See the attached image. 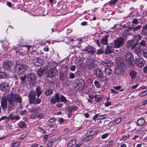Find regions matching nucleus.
<instances>
[{
    "mask_svg": "<svg viewBox=\"0 0 147 147\" xmlns=\"http://www.w3.org/2000/svg\"><path fill=\"white\" fill-rule=\"evenodd\" d=\"M22 98L17 94H11L7 96L5 93L2 98L1 106L3 109H6L7 107L8 100V111H10L14 106V102L20 103L22 102Z\"/></svg>",
    "mask_w": 147,
    "mask_h": 147,
    "instance_id": "1",
    "label": "nucleus"
},
{
    "mask_svg": "<svg viewBox=\"0 0 147 147\" xmlns=\"http://www.w3.org/2000/svg\"><path fill=\"white\" fill-rule=\"evenodd\" d=\"M96 134L95 129H90L88 131L86 135L84 138V140L86 142L90 141L94 136Z\"/></svg>",
    "mask_w": 147,
    "mask_h": 147,
    "instance_id": "2",
    "label": "nucleus"
},
{
    "mask_svg": "<svg viewBox=\"0 0 147 147\" xmlns=\"http://www.w3.org/2000/svg\"><path fill=\"white\" fill-rule=\"evenodd\" d=\"M125 38L122 37L117 38L114 41V48L119 49L121 48L124 44Z\"/></svg>",
    "mask_w": 147,
    "mask_h": 147,
    "instance_id": "3",
    "label": "nucleus"
},
{
    "mask_svg": "<svg viewBox=\"0 0 147 147\" xmlns=\"http://www.w3.org/2000/svg\"><path fill=\"white\" fill-rule=\"evenodd\" d=\"M94 73L97 78H98L100 82L107 81L108 78L106 76H103L102 72L100 69H96L94 71Z\"/></svg>",
    "mask_w": 147,
    "mask_h": 147,
    "instance_id": "4",
    "label": "nucleus"
},
{
    "mask_svg": "<svg viewBox=\"0 0 147 147\" xmlns=\"http://www.w3.org/2000/svg\"><path fill=\"white\" fill-rule=\"evenodd\" d=\"M27 69V66L24 64H22L17 65L14 68L17 73L19 74L24 72Z\"/></svg>",
    "mask_w": 147,
    "mask_h": 147,
    "instance_id": "5",
    "label": "nucleus"
},
{
    "mask_svg": "<svg viewBox=\"0 0 147 147\" xmlns=\"http://www.w3.org/2000/svg\"><path fill=\"white\" fill-rule=\"evenodd\" d=\"M135 63L137 66L139 67H141L144 66L145 61L142 57H139L136 59Z\"/></svg>",
    "mask_w": 147,
    "mask_h": 147,
    "instance_id": "6",
    "label": "nucleus"
},
{
    "mask_svg": "<svg viewBox=\"0 0 147 147\" xmlns=\"http://www.w3.org/2000/svg\"><path fill=\"white\" fill-rule=\"evenodd\" d=\"M60 96L59 93H57L55 94L54 97H52L50 99L51 104L52 105L55 104L56 102H60Z\"/></svg>",
    "mask_w": 147,
    "mask_h": 147,
    "instance_id": "7",
    "label": "nucleus"
},
{
    "mask_svg": "<svg viewBox=\"0 0 147 147\" xmlns=\"http://www.w3.org/2000/svg\"><path fill=\"white\" fill-rule=\"evenodd\" d=\"M0 89L4 91L8 92L10 88L8 84L5 82L0 84Z\"/></svg>",
    "mask_w": 147,
    "mask_h": 147,
    "instance_id": "8",
    "label": "nucleus"
},
{
    "mask_svg": "<svg viewBox=\"0 0 147 147\" xmlns=\"http://www.w3.org/2000/svg\"><path fill=\"white\" fill-rule=\"evenodd\" d=\"M33 63L35 65L40 66L43 65V61L40 58L35 57L33 60Z\"/></svg>",
    "mask_w": 147,
    "mask_h": 147,
    "instance_id": "9",
    "label": "nucleus"
},
{
    "mask_svg": "<svg viewBox=\"0 0 147 147\" xmlns=\"http://www.w3.org/2000/svg\"><path fill=\"white\" fill-rule=\"evenodd\" d=\"M125 60L129 64H131L133 62V57L130 53H128L125 56Z\"/></svg>",
    "mask_w": 147,
    "mask_h": 147,
    "instance_id": "10",
    "label": "nucleus"
},
{
    "mask_svg": "<svg viewBox=\"0 0 147 147\" xmlns=\"http://www.w3.org/2000/svg\"><path fill=\"white\" fill-rule=\"evenodd\" d=\"M28 78L31 84H33L35 83L36 80V76L34 74L30 73L28 76Z\"/></svg>",
    "mask_w": 147,
    "mask_h": 147,
    "instance_id": "11",
    "label": "nucleus"
},
{
    "mask_svg": "<svg viewBox=\"0 0 147 147\" xmlns=\"http://www.w3.org/2000/svg\"><path fill=\"white\" fill-rule=\"evenodd\" d=\"M96 65L93 61L90 59H88L86 62V67L90 69H92Z\"/></svg>",
    "mask_w": 147,
    "mask_h": 147,
    "instance_id": "12",
    "label": "nucleus"
},
{
    "mask_svg": "<svg viewBox=\"0 0 147 147\" xmlns=\"http://www.w3.org/2000/svg\"><path fill=\"white\" fill-rule=\"evenodd\" d=\"M82 51H85L90 54H92L94 53L96 51L95 48L93 47H85L82 50Z\"/></svg>",
    "mask_w": 147,
    "mask_h": 147,
    "instance_id": "13",
    "label": "nucleus"
},
{
    "mask_svg": "<svg viewBox=\"0 0 147 147\" xmlns=\"http://www.w3.org/2000/svg\"><path fill=\"white\" fill-rule=\"evenodd\" d=\"M124 65L121 64L120 65H118L117 68L116 69L115 71L117 74H121L123 73V67Z\"/></svg>",
    "mask_w": 147,
    "mask_h": 147,
    "instance_id": "14",
    "label": "nucleus"
},
{
    "mask_svg": "<svg viewBox=\"0 0 147 147\" xmlns=\"http://www.w3.org/2000/svg\"><path fill=\"white\" fill-rule=\"evenodd\" d=\"M101 64L105 66L110 67L113 65V63L109 59H105L102 61Z\"/></svg>",
    "mask_w": 147,
    "mask_h": 147,
    "instance_id": "15",
    "label": "nucleus"
},
{
    "mask_svg": "<svg viewBox=\"0 0 147 147\" xmlns=\"http://www.w3.org/2000/svg\"><path fill=\"white\" fill-rule=\"evenodd\" d=\"M57 73V71L55 68H51L48 71L49 76L51 77L56 76Z\"/></svg>",
    "mask_w": 147,
    "mask_h": 147,
    "instance_id": "16",
    "label": "nucleus"
},
{
    "mask_svg": "<svg viewBox=\"0 0 147 147\" xmlns=\"http://www.w3.org/2000/svg\"><path fill=\"white\" fill-rule=\"evenodd\" d=\"M67 109L69 111L68 115L69 117H70L71 115L72 112L78 109V107L76 106H71L69 107Z\"/></svg>",
    "mask_w": 147,
    "mask_h": 147,
    "instance_id": "17",
    "label": "nucleus"
},
{
    "mask_svg": "<svg viewBox=\"0 0 147 147\" xmlns=\"http://www.w3.org/2000/svg\"><path fill=\"white\" fill-rule=\"evenodd\" d=\"M3 66L5 69H10L13 67V64L10 62H5L3 63Z\"/></svg>",
    "mask_w": 147,
    "mask_h": 147,
    "instance_id": "18",
    "label": "nucleus"
},
{
    "mask_svg": "<svg viewBox=\"0 0 147 147\" xmlns=\"http://www.w3.org/2000/svg\"><path fill=\"white\" fill-rule=\"evenodd\" d=\"M36 96V94L34 91H31L30 92L28 96L30 103L35 98Z\"/></svg>",
    "mask_w": 147,
    "mask_h": 147,
    "instance_id": "19",
    "label": "nucleus"
},
{
    "mask_svg": "<svg viewBox=\"0 0 147 147\" xmlns=\"http://www.w3.org/2000/svg\"><path fill=\"white\" fill-rule=\"evenodd\" d=\"M113 46L107 47L106 48L105 51V53L106 54H109L113 53Z\"/></svg>",
    "mask_w": 147,
    "mask_h": 147,
    "instance_id": "20",
    "label": "nucleus"
},
{
    "mask_svg": "<svg viewBox=\"0 0 147 147\" xmlns=\"http://www.w3.org/2000/svg\"><path fill=\"white\" fill-rule=\"evenodd\" d=\"M76 88L79 89V90H81L82 89L84 86V82L82 81L81 82L77 83L76 84Z\"/></svg>",
    "mask_w": 147,
    "mask_h": 147,
    "instance_id": "21",
    "label": "nucleus"
},
{
    "mask_svg": "<svg viewBox=\"0 0 147 147\" xmlns=\"http://www.w3.org/2000/svg\"><path fill=\"white\" fill-rule=\"evenodd\" d=\"M141 49L140 47L138 46L136 47L134 50L135 53L138 55V57H140V56L142 55Z\"/></svg>",
    "mask_w": 147,
    "mask_h": 147,
    "instance_id": "22",
    "label": "nucleus"
},
{
    "mask_svg": "<svg viewBox=\"0 0 147 147\" xmlns=\"http://www.w3.org/2000/svg\"><path fill=\"white\" fill-rule=\"evenodd\" d=\"M108 35H106L103 37L100 40V42L101 44L105 45H107L108 43Z\"/></svg>",
    "mask_w": 147,
    "mask_h": 147,
    "instance_id": "23",
    "label": "nucleus"
},
{
    "mask_svg": "<svg viewBox=\"0 0 147 147\" xmlns=\"http://www.w3.org/2000/svg\"><path fill=\"white\" fill-rule=\"evenodd\" d=\"M146 123L144 119L143 118H140L137 121V124L138 126H142Z\"/></svg>",
    "mask_w": 147,
    "mask_h": 147,
    "instance_id": "24",
    "label": "nucleus"
},
{
    "mask_svg": "<svg viewBox=\"0 0 147 147\" xmlns=\"http://www.w3.org/2000/svg\"><path fill=\"white\" fill-rule=\"evenodd\" d=\"M20 117L18 115H14L11 114L8 116V118L11 120H18L19 119Z\"/></svg>",
    "mask_w": 147,
    "mask_h": 147,
    "instance_id": "25",
    "label": "nucleus"
},
{
    "mask_svg": "<svg viewBox=\"0 0 147 147\" xmlns=\"http://www.w3.org/2000/svg\"><path fill=\"white\" fill-rule=\"evenodd\" d=\"M137 74V72L134 70L131 71L129 73V75L131 79L134 78L136 76Z\"/></svg>",
    "mask_w": 147,
    "mask_h": 147,
    "instance_id": "26",
    "label": "nucleus"
},
{
    "mask_svg": "<svg viewBox=\"0 0 147 147\" xmlns=\"http://www.w3.org/2000/svg\"><path fill=\"white\" fill-rule=\"evenodd\" d=\"M41 102V100L40 98H35L30 103L31 104H33L34 105H37L39 104Z\"/></svg>",
    "mask_w": 147,
    "mask_h": 147,
    "instance_id": "27",
    "label": "nucleus"
},
{
    "mask_svg": "<svg viewBox=\"0 0 147 147\" xmlns=\"http://www.w3.org/2000/svg\"><path fill=\"white\" fill-rule=\"evenodd\" d=\"M36 92L37 93V95L38 97H39L42 93V90L40 87L38 86L37 87L36 89Z\"/></svg>",
    "mask_w": 147,
    "mask_h": 147,
    "instance_id": "28",
    "label": "nucleus"
},
{
    "mask_svg": "<svg viewBox=\"0 0 147 147\" xmlns=\"http://www.w3.org/2000/svg\"><path fill=\"white\" fill-rule=\"evenodd\" d=\"M83 61L81 59H80L77 61L76 65L78 68H80L82 65Z\"/></svg>",
    "mask_w": 147,
    "mask_h": 147,
    "instance_id": "29",
    "label": "nucleus"
},
{
    "mask_svg": "<svg viewBox=\"0 0 147 147\" xmlns=\"http://www.w3.org/2000/svg\"><path fill=\"white\" fill-rule=\"evenodd\" d=\"M105 74L108 76L110 75L112 73V71L111 69L109 67H107L105 68Z\"/></svg>",
    "mask_w": 147,
    "mask_h": 147,
    "instance_id": "30",
    "label": "nucleus"
},
{
    "mask_svg": "<svg viewBox=\"0 0 147 147\" xmlns=\"http://www.w3.org/2000/svg\"><path fill=\"white\" fill-rule=\"evenodd\" d=\"M18 126L21 128H25L26 127V123L22 121H21L18 123Z\"/></svg>",
    "mask_w": 147,
    "mask_h": 147,
    "instance_id": "31",
    "label": "nucleus"
},
{
    "mask_svg": "<svg viewBox=\"0 0 147 147\" xmlns=\"http://www.w3.org/2000/svg\"><path fill=\"white\" fill-rule=\"evenodd\" d=\"M75 139H73L69 142L67 145V147H71L75 144Z\"/></svg>",
    "mask_w": 147,
    "mask_h": 147,
    "instance_id": "32",
    "label": "nucleus"
},
{
    "mask_svg": "<svg viewBox=\"0 0 147 147\" xmlns=\"http://www.w3.org/2000/svg\"><path fill=\"white\" fill-rule=\"evenodd\" d=\"M53 93V91L51 89H48L45 91V94L47 96H49L51 95Z\"/></svg>",
    "mask_w": 147,
    "mask_h": 147,
    "instance_id": "33",
    "label": "nucleus"
},
{
    "mask_svg": "<svg viewBox=\"0 0 147 147\" xmlns=\"http://www.w3.org/2000/svg\"><path fill=\"white\" fill-rule=\"evenodd\" d=\"M45 70L44 69H40L37 71V74L39 76H42L45 73Z\"/></svg>",
    "mask_w": 147,
    "mask_h": 147,
    "instance_id": "34",
    "label": "nucleus"
},
{
    "mask_svg": "<svg viewBox=\"0 0 147 147\" xmlns=\"http://www.w3.org/2000/svg\"><path fill=\"white\" fill-rule=\"evenodd\" d=\"M56 142V140L54 139H52L47 144V146L48 147H51L53 144L55 143Z\"/></svg>",
    "mask_w": 147,
    "mask_h": 147,
    "instance_id": "35",
    "label": "nucleus"
},
{
    "mask_svg": "<svg viewBox=\"0 0 147 147\" xmlns=\"http://www.w3.org/2000/svg\"><path fill=\"white\" fill-rule=\"evenodd\" d=\"M0 42L2 43V42H4V44L2 46L4 47L5 48H7L9 47V44L7 42V41L5 40L4 41V40H1L0 41Z\"/></svg>",
    "mask_w": 147,
    "mask_h": 147,
    "instance_id": "36",
    "label": "nucleus"
},
{
    "mask_svg": "<svg viewBox=\"0 0 147 147\" xmlns=\"http://www.w3.org/2000/svg\"><path fill=\"white\" fill-rule=\"evenodd\" d=\"M134 41V40H133L128 41L126 44V46L128 48L130 47L133 45Z\"/></svg>",
    "mask_w": 147,
    "mask_h": 147,
    "instance_id": "37",
    "label": "nucleus"
},
{
    "mask_svg": "<svg viewBox=\"0 0 147 147\" xmlns=\"http://www.w3.org/2000/svg\"><path fill=\"white\" fill-rule=\"evenodd\" d=\"M60 101L62 102L66 103L67 101V100L66 98L65 97L62 95L60 96Z\"/></svg>",
    "mask_w": 147,
    "mask_h": 147,
    "instance_id": "38",
    "label": "nucleus"
},
{
    "mask_svg": "<svg viewBox=\"0 0 147 147\" xmlns=\"http://www.w3.org/2000/svg\"><path fill=\"white\" fill-rule=\"evenodd\" d=\"M142 38V37L140 34H138L134 37L133 39L134 40H135L136 41H138L139 40H141Z\"/></svg>",
    "mask_w": 147,
    "mask_h": 147,
    "instance_id": "39",
    "label": "nucleus"
},
{
    "mask_svg": "<svg viewBox=\"0 0 147 147\" xmlns=\"http://www.w3.org/2000/svg\"><path fill=\"white\" fill-rule=\"evenodd\" d=\"M147 95V90L140 93L138 95L140 97H142Z\"/></svg>",
    "mask_w": 147,
    "mask_h": 147,
    "instance_id": "40",
    "label": "nucleus"
},
{
    "mask_svg": "<svg viewBox=\"0 0 147 147\" xmlns=\"http://www.w3.org/2000/svg\"><path fill=\"white\" fill-rule=\"evenodd\" d=\"M121 121L120 118H118L115 119L113 121V123L114 125H116L119 123Z\"/></svg>",
    "mask_w": 147,
    "mask_h": 147,
    "instance_id": "41",
    "label": "nucleus"
},
{
    "mask_svg": "<svg viewBox=\"0 0 147 147\" xmlns=\"http://www.w3.org/2000/svg\"><path fill=\"white\" fill-rule=\"evenodd\" d=\"M7 75V74L5 73L0 72V79L5 78Z\"/></svg>",
    "mask_w": 147,
    "mask_h": 147,
    "instance_id": "42",
    "label": "nucleus"
},
{
    "mask_svg": "<svg viewBox=\"0 0 147 147\" xmlns=\"http://www.w3.org/2000/svg\"><path fill=\"white\" fill-rule=\"evenodd\" d=\"M94 84L96 88H98L100 87V83L97 80H95L94 81Z\"/></svg>",
    "mask_w": 147,
    "mask_h": 147,
    "instance_id": "43",
    "label": "nucleus"
},
{
    "mask_svg": "<svg viewBox=\"0 0 147 147\" xmlns=\"http://www.w3.org/2000/svg\"><path fill=\"white\" fill-rule=\"evenodd\" d=\"M142 53L143 56L146 58H147V50L144 48L142 50Z\"/></svg>",
    "mask_w": 147,
    "mask_h": 147,
    "instance_id": "44",
    "label": "nucleus"
},
{
    "mask_svg": "<svg viewBox=\"0 0 147 147\" xmlns=\"http://www.w3.org/2000/svg\"><path fill=\"white\" fill-rule=\"evenodd\" d=\"M130 34L128 30H125L123 32L122 35L124 37H126L127 36L129 35Z\"/></svg>",
    "mask_w": 147,
    "mask_h": 147,
    "instance_id": "45",
    "label": "nucleus"
},
{
    "mask_svg": "<svg viewBox=\"0 0 147 147\" xmlns=\"http://www.w3.org/2000/svg\"><path fill=\"white\" fill-rule=\"evenodd\" d=\"M103 95H100L98 96L97 98L95 99V101L98 102L101 100L102 99Z\"/></svg>",
    "mask_w": 147,
    "mask_h": 147,
    "instance_id": "46",
    "label": "nucleus"
},
{
    "mask_svg": "<svg viewBox=\"0 0 147 147\" xmlns=\"http://www.w3.org/2000/svg\"><path fill=\"white\" fill-rule=\"evenodd\" d=\"M27 76L26 75H24L23 76H21L19 77L20 79L22 80V82L23 83L24 82Z\"/></svg>",
    "mask_w": 147,
    "mask_h": 147,
    "instance_id": "47",
    "label": "nucleus"
},
{
    "mask_svg": "<svg viewBox=\"0 0 147 147\" xmlns=\"http://www.w3.org/2000/svg\"><path fill=\"white\" fill-rule=\"evenodd\" d=\"M141 34L147 36V29L142 28V30L141 32Z\"/></svg>",
    "mask_w": 147,
    "mask_h": 147,
    "instance_id": "48",
    "label": "nucleus"
},
{
    "mask_svg": "<svg viewBox=\"0 0 147 147\" xmlns=\"http://www.w3.org/2000/svg\"><path fill=\"white\" fill-rule=\"evenodd\" d=\"M104 50L101 49H100L97 50L96 53L97 54L99 55L102 53L104 52Z\"/></svg>",
    "mask_w": 147,
    "mask_h": 147,
    "instance_id": "49",
    "label": "nucleus"
},
{
    "mask_svg": "<svg viewBox=\"0 0 147 147\" xmlns=\"http://www.w3.org/2000/svg\"><path fill=\"white\" fill-rule=\"evenodd\" d=\"M36 115L38 118L40 119L42 118L43 116V115L42 114L39 113H36Z\"/></svg>",
    "mask_w": 147,
    "mask_h": 147,
    "instance_id": "50",
    "label": "nucleus"
},
{
    "mask_svg": "<svg viewBox=\"0 0 147 147\" xmlns=\"http://www.w3.org/2000/svg\"><path fill=\"white\" fill-rule=\"evenodd\" d=\"M109 133H107L103 134L101 136L102 139H104L106 138L109 135Z\"/></svg>",
    "mask_w": 147,
    "mask_h": 147,
    "instance_id": "51",
    "label": "nucleus"
},
{
    "mask_svg": "<svg viewBox=\"0 0 147 147\" xmlns=\"http://www.w3.org/2000/svg\"><path fill=\"white\" fill-rule=\"evenodd\" d=\"M19 144V142H15L12 143H11V145L12 147H16Z\"/></svg>",
    "mask_w": 147,
    "mask_h": 147,
    "instance_id": "52",
    "label": "nucleus"
},
{
    "mask_svg": "<svg viewBox=\"0 0 147 147\" xmlns=\"http://www.w3.org/2000/svg\"><path fill=\"white\" fill-rule=\"evenodd\" d=\"M142 26L141 25L138 26H137L135 28H133V31H136L138 30H140Z\"/></svg>",
    "mask_w": 147,
    "mask_h": 147,
    "instance_id": "53",
    "label": "nucleus"
},
{
    "mask_svg": "<svg viewBox=\"0 0 147 147\" xmlns=\"http://www.w3.org/2000/svg\"><path fill=\"white\" fill-rule=\"evenodd\" d=\"M118 0H111V1H109V3L111 5H114L115 4Z\"/></svg>",
    "mask_w": 147,
    "mask_h": 147,
    "instance_id": "54",
    "label": "nucleus"
},
{
    "mask_svg": "<svg viewBox=\"0 0 147 147\" xmlns=\"http://www.w3.org/2000/svg\"><path fill=\"white\" fill-rule=\"evenodd\" d=\"M140 45L142 46L145 47L146 45V42L144 40H142L140 43Z\"/></svg>",
    "mask_w": 147,
    "mask_h": 147,
    "instance_id": "55",
    "label": "nucleus"
},
{
    "mask_svg": "<svg viewBox=\"0 0 147 147\" xmlns=\"http://www.w3.org/2000/svg\"><path fill=\"white\" fill-rule=\"evenodd\" d=\"M57 119H56L55 118H51L48 121L49 122L51 123H52L54 122V121H56Z\"/></svg>",
    "mask_w": 147,
    "mask_h": 147,
    "instance_id": "56",
    "label": "nucleus"
},
{
    "mask_svg": "<svg viewBox=\"0 0 147 147\" xmlns=\"http://www.w3.org/2000/svg\"><path fill=\"white\" fill-rule=\"evenodd\" d=\"M27 135L26 134H23L19 137V139L22 140L26 137Z\"/></svg>",
    "mask_w": 147,
    "mask_h": 147,
    "instance_id": "57",
    "label": "nucleus"
},
{
    "mask_svg": "<svg viewBox=\"0 0 147 147\" xmlns=\"http://www.w3.org/2000/svg\"><path fill=\"white\" fill-rule=\"evenodd\" d=\"M69 78L71 79H73L75 77V74L72 73H70L69 74Z\"/></svg>",
    "mask_w": 147,
    "mask_h": 147,
    "instance_id": "58",
    "label": "nucleus"
},
{
    "mask_svg": "<svg viewBox=\"0 0 147 147\" xmlns=\"http://www.w3.org/2000/svg\"><path fill=\"white\" fill-rule=\"evenodd\" d=\"M100 119H105L108 118L107 116L105 115H100Z\"/></svg>",
    "mask_w": 147,
    "mask_h": 147,
    "instance_id": "59",
    "label": "nucleus"
},
{
    "mask_svg": "<svg viewBox=\"0 0 147 147\" xmlns=\"http://www.w3.org/2000/svg\"><path fill=\"white\" fill-rule=\"evenodd\" d=\"M27 111L25 110L23 111H21L20 113V115H23L25 114H27Z\"/></svg>",
    "mask_w": 147,
    "mask_h": 147,
    "instance_id": "60",
    "label": "nucleus"
},
{
    "mask_svg": "<svg viewBox=\"0 0 147 147\" xmlns=\"http://www.w3.org/2000/svg\"><path fill=\"white\" fill-rule=\"evenodd\" d=\"M58 121L60 123H61L63 122L64 121V120L63 118H60L58 119Z\"/></svg>",
    "mask_w": 147,
    "mask_h": 147,
    "instance_id": "61",
    "label": "nucleus"
},
{
    "mask_svg": "<svg viewBox=\"0 0 147 147\" xmlns=\"http://www.w3.org/2000/svg\"><path fill=\"white\" fill-rule=\"evenodd\" d=\"M113 143V142L112 140L109 141L107 143V145L109 146H112Z\"/></svg>",
    "mask_w": 147,
    "mask_h": 147,
    "instance_id": "62",
    "label": "nucleus"
},
{
    "mask_svg": "<svg viewBox=\"0 0 147 147\" xmlns=\"http://www.w3.org/2000/svg\"><path fill=\"white\" fill-rule=\"evenodd\" d=\"M132 22L133 24H137L138 23V21L137 19H135L132 21Z\"/></svg>",
    "mask_w": 147,
    "mask_h": 147,
    "instance_id": "63",
    "label": "nucleus"
},
{
    "mask_svg": "<svg viewBox=\"0 0 147 147\" xmlns=\"http://www.w3.org/2000/svg\"><path fill=\"white\" fill-rule=\"evenodd\" d=\"M141 104L142 105H147V100H144L141 102Z\"/></svg>",
    "mask_w": 147,
    "mask_h": 147,
    "instance_id": "64",
    "label": "nucleus"
}]
</instances>
